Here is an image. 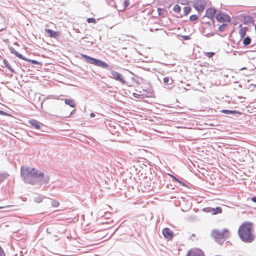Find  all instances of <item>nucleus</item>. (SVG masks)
<instances>
[{
    "instance_id": "1a4fd4ad",
    "label": "nucleus",
    "mask_w": 256,
    "mask_h": 256,
    "mask_svg": "<svg viewBox=\"0 0 256 256\" xmlns=\"http://www.w3.org/2000/svg\"><path fill=\"white\" fill-rule=\"evenodd\" d=\"M216 20L220 22H230V18L228 14L219 13L216 16Z\"/></svg>"
},
{
    "instance_id": "7c9ffc66",
    "label": "nucleus",
    "mask_w": 256,
    "mask_h": 256,
    "mask_svg": "<svg viewBox=\"0 0 256 256\" xmlns=\"http://www.w3.org/2000/svg\"><path fill=\"white\" fill-rule=\"evenodd\" d=\"M87 22L88 23H96V20L94 18H88L87 19Z\"/></svg>"
},
{
    "instance_id": "dca6fc26",
    "label": "nucleus",
    "mask_w": 256,
    "mask_h": 256,
    "mask_svg": "<svg viewBox=\"0 0 256 256\" xmlns=\"http://www.w3.org/2000/svg\"><path fill=\"white\" fill-rule=\"evenodd\" d=\"M164 82L165 84H172L174 82V80L171 77H165L163 79Z\"/></svg>"
},
{
    "instance_id": "de8ad7c7",
    "label": "nucleus",
    "mask_w": 256,
    "mask_h": 256,
    "mask_svg": "<svg viewBox=\"0 0 256 256\" xmlns=\"http://www.w3.org/2000/svg\"><path fill=\"white\" fill-rule=\"evenodd\" d=\"M52 116H58V115H56V114H52Z\"/></svg>"
},
{
    "instance_id": "4468645a",
    "label": "nucleus",
    "mask_w": 256,
    "mask_h": 256,
    "mask_svg": "<svg viewBox=\"0 0 256 256\" xmlns=\"http://www.w3.org/2000/svg\"><path fill=\"white\" fill-rule=\"evenodd\" d=\"M216 10L214 8H208L206 12V16L210 19H213L216 13Z\"/></svg>"
},
{
    "instance_id": "6e6552de",
    "label": "nucleus",
    "mask_w": 256,
    "mask_h": 256,
    "mask_svg": "<svg viewBox=\"0 0 256 256\" xmlns=\"http://www.w3.org/2000/svg\"><path fill=\"white\" fill-rule=\"evenodd\" d=\"M203 210L206 212L211 213L212 215H216L222 212V208L220 206H216V208L208 207L204 208Z\"/></svg>"
},
{
    "instance_id": "c03bdc74",
    "label": "nucleus",
    "mask_w": 256,
    "mask_h": 256,
    "mask_svg": "<svg viewBox=\"0 0 256 256\" xmlns=\"http://www.w3.org/2000/svg\"><path fill=\"white\" fill-rule=\"evenodd\" d=\"M228 114H238V113H234V112H232V113H228ZM241 113H238V114H240Z\"/></svg>"
},
{
    "instance_id": "8fccbe9b",
    "label": "nucleus",
    "mask_w": 256,
    "mask_h": 256,
    "mask_svg": "<svg viewBox=\"0 0 256 256\" xmlns=\"http://www.w3.org/2000/svg\"><path fill=\"white\" fill-rule=\"evenodd\" d=\"M185 38L186 39H188L187 36H185Z\"/></svg>"
},
{
    "instance_id": "b1692460",
    "label": "nucleus",
    "mask_w": 256,
    "mask_h": 256,
    "mask_svg": "<svg viewBox=\"0 0 256 256\" xmlns=\"http://www.w3.org/2000/svg\"><path fill=\"white\" fill-rule=\"evenodd\" d=\"M42 200L43 198L42 197V196H38L34 198V201L37 203H40L42 202Z\"/></svg>"
},
{
    "instance_id": "3c124183",
    "label": "nucleus",
    "mask_w": 256,
    "mask_h": 256,
    "mask_svg": "<svg viewBox=\"0 0 256 256\" xmlns=\"http://www.w3.org/2000/svg\"><path fill=\"white\" fill-rule=\"evenodd\" d=\"M0 112H2V110H0Z\"/></svg>"
},
{
    "instance_id": "f704fd0d",
    "label": "nucleus",
    "mask_w": 256,
    "mask_h": 256,
    "mask_svg": "<svg viewBox=\"0 0 256 256\" xmlns=\"http://www.w3.org/2000/svg\"><path fill=\"white\" fill-rule=\"evenodd\" d=\"M0 114L4 115V116H11V115L9 113H7V112H6V113H0Z\"/></svg>"
},
{
    "instance_id": "20e7f679",
    "label": "nucleus",
    "mask_w": 256,
    "mask_h": 256,
    "mask_svg": "<svg viewBox=\"0 0 256 256\" xmlns=\"http://www.w3.org/2000/svg\"><path fill=\"white\" fill-rule=\"evenodd\" d=\"M216 240L228 238L230 236V232L227 228H224L222 231L218 230H214L211 234Z\"/></svg>"
},
{
    "instance_id": "473e14b6",
    "label": "nucleus",
    "mask_w": 256,
    "mask_h": 256,
    "mask_svg": "<svg viewBox=\"0 0 256 256\" xmlns=\"http://www.w3.org/2000/svg\"><path fill=\"white\" fill-rule=\"evenodd\" d=\"M176 182H178L181 185H182L183 186H186V184L184 182H182V180H179L178 178L176 180Z\"/></svg>"
},
{
    "instance_id": "ddd939ff",
    "label": "nucleus",
    "mask_w": 256,
    "mask_h": 256,
    "mask_svg": "<svg viewBox=\"0 0 256 256\" xmlns=\"http://www.w3.org/2000/svg\"><path fill=\"white\" fill-rule=\"evenodd\" d=\"M111 74L112 76V78L115 80L120 82L122 84H125L126 82L122 78V76L118 72L116 71H112Z\"/></svg>"
},
{
    "instance_id": "a878e982",
    "label": "nucleus",
    "mask_w": 256,
    "mask_h": 256,
    "mask_svg": "<svg viewBox=\"0 0 256 256\" xmlns=\"http://www.w3.org/2000/svg\"><path fill=\"white\" fill-rule=\"evenodd\" d=\"M22 60H24L27 61L28 62H30L32 63V64H40V63L38 62H37L36 60H32L28 59L26 58H25V59H22Z\"/></svg>"
},
{
    "instance_id": "f3484780",
    "label": "nucleus",
    "mask_w": 256,
    "mask_h": 256,
    "mask_svg": "<svg viewBox=\"0 0 256 256\" xmlns=\"http://www.w3.org/2000/svg\"><path fill=\"white\" fill-rule=\"evenodd\" d=\"M247 30L248 28L246 27H244L240 30L239 34L241 38H243L244 37L245 35L246 34Z\"/></svg>"
},
{
    "instance_id": "393cba45",
    "label": "nucleus",
    "mask_w": 256,
    "mask_h": 256,
    "mask_svg": "<svg viewBox=\"0 0 256 256\" xmlns=\"http://www.w3.org/2000/svg\"><path fill=\"white\" fill-rule=\"evenodd\" d=\"M191 8L190 6H185L184 8V15H188L190 12Z\"/></svg>"
},
{
    "instance_id": "a19ab883",
    "label": "nucleus",
    "mask_w": 256,
    "mask_h": 256,
    "mask_svg": "<svg viewBox=\"0 0 256 256\" xmlns=\"http://www.w3.org/2000/svg\"><path fill=\"white\" fill-rule=\"evenodd\" d=\"M73 114L74 113L70 112V113H69L68 115H66V116H64L68 118V117L70 116Z\"/></svg>"
},
{
    "instance_id": "ea45409f",
    "label": "nucleus",
    "mask_w": 256,
    "mask_h": 256,
    "mask_svg": "<svg viewBox=\"0 0 256 256\" xmlns=\"http://www.w3.org/2000/svg\"><path fill=\"white\" fill-rule=\"evenodd\" d=\"M90 116L91 118H94L95 116V113H90Z\"/></svg>"
},
{
    "instance_id": "7ed1b4c3",
    "label": "nucleus",
    "mask_w": 256,
    "mask_h": 256,
    "mask_svg": "<svg viewBox=\"0 0 256 256\" xmlns=\"http://www.w3.org/2000/svg\"><path fill=\"white\" fill-rule=\"evenodd\" d=\"M82 56L85 59L86 61L89 64H94V66H100L104 68H107L108 67V65L105 62L96 59L86 54H82Z\"/></svg>"
},
{
    "instance_id": "f8f14e48",
    "label": "nucleus",
    "mask_w": 256,
    "mask_h": 256,
    "mask_svg": "<svg viewBox=\"0 0 256 256\" xmlns=\"http://www.w3.org/2000/svg\"><path fill=\"white\" fill-rule=\"evenodd\" d=\"M186 256H204V252L200 249L189 251Z\"/></svg>"
},
{
    "instance_id": "4be33fe9",
    "label": "nucleus",
    "mask_w": 256,
    "mask_h": 256,
    "mask_svg": "<svg viewBox=\"0 0 256 256\" xmlns=\"http://www.w3.org/2000/svg\"><path fill=\"white\" fill-rule=\"evenodd\" d=\"M3 62L4 64V66L6 68H7L10 71L13 72L12 68L11 67V66H10L8 62L7 61V60L6 59H4L3 60Z\"/></svg>"
},
{
    "instance_id": "412c9836",
    "label": "nucleus",
    "mask_w": 256,
    "mask_h": 256,
    "mask_svg": "<svg viewBox=\"0 0 256 256\" xmlns=\"http://www.w3.org/2000/svg\"><path fill=\"white\" fill-rule=\"evenodd\" d=\"M8 174L6 173H0V184L4 181Z\"/></svg>"
},
{
    "instance_id": "37998d69",
    "label": "nucleus",
    "mask_w": 256,
    "mask_h": 256,
    "mask_svg": "<svg viewBox=\"0 0 256 256\" xmlns=\"http://www.w3.org/2000/svg\"><path fill=\"white\" fill-rule=\"evenodd\" d=\"M222 27H223V25H221L220 26H219V28H218V30H222Z\"/></svg>"
},
{
    "instance_id": "423d86ee",
    "label": "nucleus",
    "mask_w": 256,
    "mask_h": 256,
    "mask_svg": "<svg viewBox=\"0 0 256 256\" xmlns=\"http://www.w3.org/2000/svg\"><path fill=\"white\" fill-rule=\"evenodd\" d=\"M206 2L204 0H195L193 6L198 12H202L206 7Z\"/></svg>"
},
{
    "instance_id": "6ab92c4d",
    "label": "nucleus",
    "mask_w": 256,
    "mask_h": 256,
    "mask_svg": "<svg viewBox=\"0 0 256 256\" xmlns=\"http://www.w3.org/2000/svg\"><path fill=\"white\" fill-rule=\"evenodd\" d=\"M10 52L14 54L15 56H16L18 58L22 60L25 59V57L23 56L21 54H20L16 51L13 48L10 49Z\"/></svg>"
},
{
    "instance_id": "4c0bfd02",
    "label": "nucleus",
    "mask_w": 256,
    "mask_h": 256,
    "mask_svg": "<svg viewBox=\"0 0 256 256\" xmlns=\"http://www.w3.org/2000/svg\"><path fill=\"white\" fill-rule=\"evenodd\" d=\"M171 178H172V180L176 182V180H178V178H176L175 176L174 175L172 176Z\"/></svg>"
},
{
    "instance_id": "49530a36",
    "label": "nucleus",
    "mask_w": 256,
    "mask_h": 256,
    "mask_svg": "<svg viewBox=\"0 0 256 256\" xmlns=\"http://www.w3.org/2000/svg\"><path fill=\"white\" fill-rule=\"evenodd\" d=\"M97 114H98V115H100V116H102V114H100V113H99V112H98Z\"/></svg>"
},
{
    "instance_id": "a18cd8bd",
    "label": "nucleus",
    "mask_w": 256,
    "mask_h": 256,
    "mask_svg": "<svg viewBox=\"0 0 256 256\" xmlns=\"http://www.w3.org/2000/svg\"><path fill=\"white\" fill-rule=\"evenodd\" d=\"M218 242L220 244H222L223 242H220V240H218Z\"/></svg>"
},
{
    "instance_id": "0eeeda50",
    "label": "nucleus",
    "mask_w": 256,
    "mask_h": 256,
    "mask_svg": "<svg viewBox=\"0 0 256 256\" xmlns=\"http://www.w3.org/2000/svg\"><path fill=\"white\" fill-rule=\"evenodd\" d=\"M50 176L44 174L43 172L39 171L38 178V182H40L41 184H46L49 182Z\"/></svg>"
},
{
    "instance_id": "9b49d317",
    "label": "nucleus",
    "mask_w": 256,
    "mask_h": 256,
    "mask_svg": "<svg viewBox=\"0 0 256 256\" xmlns=\"http://www.w3.org/2000/svg\"><path fill=\"white\" fill-rule=\"evenodd\" d=\"M28 122L31 126L36 130H40L41 126H43L42 124L34 119L28 120Z\"/></svg>"
},
{
    "instance_id": "79ce46f5",
    "label": "nucleus",
    "mask_w": 256,
    "mask_h": 256,
    "mask_svg": "<svg viewBox=\"0 0 256 256\" xmlns=\"http://www.w3.org/2000/svg\"><path fill=\"white\" fill-rule=\"evenodd\" d=\"M158 10L159 14H161V11H164V10H161L160 8H158Z\"/></svg>"
},
{
    "instance_id": "a211bd4d",
    "label": "nucleus",
    "mask_w": 256,
    "mask_h": 256,
    "mask_svg": "<svg viewBox=\"0 0 256 256\" xmlns=\"http://www.w3.org/2000/svg\"><path fill=\"white\" fill-rule=\"evenodd\" d=\"M65 103L66 104L69 105L72 108H74L75 106V104L74 100L72 99H65L64 100Z\"/></svg>"
},
{
    "instance_id": "09e8293b",
    "label": "nucleus",
    "mask_w": 256,
    "mask_h": 256,
    "mask_svg": "<svg viewBox=\"0 0 256 256\" xmlns=\"http://www.w3.org/2000/svg\"><path fill=\"white\" fill-rule=\"evenodd\" d=\"M168 175L171 177L172 176V174H168Z\"/></svg>"
},
{
    "instance_id": "9d476101",
    "label": "nucleus",
    "mask_w": 256,
    "mask_h": 256,
    "mask_svg": "<svg viewBox=\"0 0 256 256\" xmlns=\"http://www.w3.org/2000/svg\"><path fill=\"white\" fill-rule=\"evenodd\" d=\"M162 234L164 238L168 240H171L174 237V232L168 228H165L162 230Z\"/></svg>"
},
{
    "instance_id": "39448f33",
    "label": "nucleus",
    "mask_w": 256,
    "mask_h": 256,
    "mask_svg": "<svg viewBox=\"0 0 256 256\" xmlns=\"http://www.w3.org/2000/svg\"><path fill=\"white\" fill-rule=\"evenodd\" d=\"M134 96L138 98H152L153 96V92L150 90L147 91L143 90L142 91L136 90V92L133 93Z\"/></svg>"
},
{
    "instance_id": "58836bf2",
    "label": "nucleus",
    "mask_w": 256,
    "mask_h": 256,
    "mask_svg": "<svg viewBox=\"0 0 256 256\" xmlns=\"http://www.w3.org/2000/svg\"><path fill=\"white\" fill-rule=\"evenodd\" d=\"M222 112H236V111H232V110H222Z\"/></svg>"
},
{
    "instance_id": "5701e85b",
    "label": "nucleus",
    "mask_w": 256,
    "mask_h": 256,
    "mask_svg": "<svg viewBox=\"0 0 256 256\" xmlns=\"http://www.w3.org/2000/svg\"><path fill=\"white\" fill-rule=\"evenodd\" d=\"M173 10L175 12L179 13L180 12L181 8L178 4H176L173 8Z\"/></svg>"
},
{
    "instance_id": "c756f323",
    "label": "nucleus",
    "mask_w": 256,
    "mask_h": 256,
    "mask_svg": "<svg viewBox=\"0 0 256 256\" xmlns=\"http://www.w3.org/2000/svg\"><path fill=\"white\" fill-rule=\"evenodd\" d=\"M205 54L207 57L210 58L212 57L214 55V52H208L206 53Z\"/></svg>"
},
{
    "instance_id": "72a5a7b5",
    "label": "nucleus",
    "mask_w": 256,
    "mask_h": 256,
    "mask_svg": "<svg viewBox=\"0 0 256 256\" xmlns=\"http://www.w3.org/2000/svg\"><path fill=\"white\" fill-rule=\"evenodd\" d=\"M124 6L126 7L130 4V2L128 0H125L124 2Z\"/></svg>"
},
{
    "instance_id": "e433bc0d",
    "label": "nucleus",
    "mask_w": 256,
    "mask_h": 256,
    "mask_svg": "<svg viewBox=\"0 0 256 256\" xmlns=\"http://www.w3.org/2000/svg\"><path fill=\"white\" fill-rule=\"evenodd\" d=\"M171 178H172V180L176 182V180H178V178H176L175 176L174 175L172 176Z\"/></svg>"
},
{
    "instance_id": "f03ea898",
    "label": "nucleus",
    "mask_w": 256,
    "mask_h": 256,
    "mask_svg": "<svg viewBox=\"0 0 256 256\" xmlns=\"http://www.w3.org/2000/svg\"><path fill=\"white\" fill-rule=\"evenodd\" d=\"M39 172L35 168L22 166L20 175L25 182L34 185L38 182Z\"/></svg>"
},
{
    "instance_id": "cd10ccee",
    "label": "nucleus",
    "mask_w": 256,
    "mask_h": 256,
    "mask_svg": "<svg viewBox=\"0 0 256 256\" xmlns=\"http://www.w3.org/2000/svg\"><path fill=\"white\" fill-rule=\"evenodd\" d=\"M198 17L196 14H193L190 16V20L192 21H195L198 20Z\"/></svg>"
},
{
    "instance_id": "2eb2a0df",
    "label": "nucleus",
    "mask_w": 256,
    "mask_h": 256,
    "mask_svg": "<svg viewBox=\"0 0 256 256\" xmlns=\"http://www.w3.org/2000/svg\"><path fill=\"white\" fill-rule=\"evenodd\" d=\"M45 31L50 37L56 38L59 36V34L57 32L53 31L50 29H46Z\"/></svg>"
},
{
    "instance_id": "f257e3e1",
    "label": "nucleus",
    "mask_w": 256,
    "mask_h": 256,
    "mask_svg": "<svg viewBox=\"0 0 256 256\" xmlns=\"http://www.w3.org/2000/svg\"><path fill=\"white\" fill-rule=\"evenodd\" d=\"M252 225L250 222H246L242 224L238 230V235L242 242L245 243H250L254 239L252 234Z\"/></svg>"
},
{
    "instance_id": "c85d7f7f",
    "label": "nucleus",
    "mask_w": 256,
    "mask_h": 256,
    "mask_svg": "<svg viewBox=\"0 0 256 256\" xmlns=\"http://www.w3.org/2000/svg\"><path fill=\"white\" fill-rule=\"evenodd\" d=\"M245 20H248V21L250 22H254V18L250 16H246L245 17Z\"/></svg>"
},
{
    "instance_id": "c9c22d12",
    "label": "nucleus",
    "mask_w": 256,
    "mask_h": 256,
    "mask_svg": "<svg viewBox=\"0 0 256 256\" xmlns=\"http://www.w3.org/2000/svg\"><path fill=\"white\" fill-rule=\"evenodd\" d=\"M251 200L254 202H256V196H252V198H251Z\"/></svg>"
},
{
    "instance_id": "aec40b11",
    "label": "nucleus",
    "mask_w": 256,
    "mask_h": 256,
    "mask_svg": "<svg viewBox=\"0 0 256 256\" xmlns=\"http://www.w3.org/2000/svg\"><path fill=\"white\" fill-rule=\"evenodd\" d=\"M250 42H251L250 38V37H248V36H247V37L245 38L244 39L243 42H242V44L244 46H248V45H249L250 44Z\"/></svg>"
},
{
    "instance_id": "2f4dec72",
    "label": "nucleus",
    "mask_w": 256,
    "mask_h": 256,
    "mask_svg": "<svg viewBox=\"0 0 256 256\" xmlns=\"http://www.w3.org/2000/svg\"><path fill=\"white\" fill-rule=\"evenodd\" d=\"M0 256H5L4 252L0 246Z\"/></svg>"
},
{
    "instance_id": "bb28decb",
    "label": "nucleus",
    "mask_w": 256,
    "mask_h": 256,
    "mask_svg": "<svg viewBox=\"0 0 256 256\" xmlns=\"http://www.w3.org/2000/svg\"><path fill=\"white\" fill-rule=\"evenodd\" d=\"M52 206L53 207H55V208L58 207L59 206V202L56 200H52Z\"/></svg>"
}]
</instances>
